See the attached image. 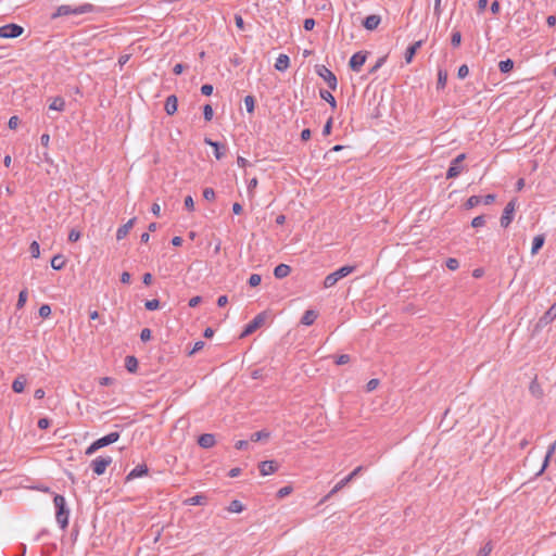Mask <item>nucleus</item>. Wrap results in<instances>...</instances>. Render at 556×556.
Returning a JSON list of instances; mask_svg holds the SVG:
<instances>
[{"instance_id": "nucleus-57", "label": "nucleus", "mask_w": 556, "mask_h": 556, "mask_svg": "<svg viewBox=\"0 0 556 556\" xmlns=\"http://www.w3.org/2000/svg\"><path fill=\"white\" fill-rule=\"evenodd\" d=\"M315 24L314 18H306L304 20L303 27L305 30H312L315 27Z\"/></svg>"}, {"instance_id": "nucleus-6", "label": "nucleus", "mask_w": 556, "mask_h": 556, "mask_svg": "<svg viewBox=\"0 0 556 556\" xmlns=\"http://www.w3.org/2000/svg\"><path fill=\"white\" fill-rule=\"evenodd\" d=\"M465 157L466 155L462 153L451 161L450 167L446 173V178H455L463 172V162Z\"/></svg>"}, {"instance_id": "nucleus-8", "label": "nucleus", "mask_w": 556, "mask_h": 556, "mask_svg": "<svg viewBox=\"0 0 556 556\" xmlns=\"http://www.w3.org/2000/svg\"><path fill=\"white\" fill-rule=\"evenodd\" d=\"M265 321V314L261 313L256 315L244 328L242 332V337L249 336L253 333L257 328H260Z\"/></svg>"}, {"instance_id": "nucleus-56", "label": "nucleus", "mask_w": 556, "mask_h": 556, "mask_svg": "<svg viewBox=\"0 0 556 556\" xmlns=\"http://www.w3.org/2000/svg\"><path fill=\"white\" fill-rule=\"evenodd\" d=\"M292 492V488L291 486H283L281 488L278 492H277V496L282 498L287 495H289L290 493Z\"/></svg>"}, {"instance_id": "nucleus-62", "label": "nucleus", "mask_w": 556, "mask_h": 556, "mask_svg": "<svg viewBox=\"0 0 556 556\" xmlns=\"http://www.w3.org/2000/svg\"><path fill=\"white\" fill-rule=\"evenodd\" d=\"M201 301H202V298H201V296H199V295H197V296H193V298H191V299L189 300L188 305H189L190 307H195V306H198V305L201 303Z\"/></svg>"}, {"instance_id": "nucleus-25", "label": "nucleus", "mask_w": 556, "mask_h": 556, "mask_svg": "<svg viewBox=\"0 0 556 556\" xmlns=\"http://www.w3.org/2000/svg\"><path fill=\"white\" fill-rule=\"evenodd\" d=\"M204 143L207 144V146H211L214 150V155L217 160H220L224 155V153L220 151V149L223 148L218 142L216 141H213L212 139L210 138H205L204 139Z\"/></svg>"}, {"instance_id": "nucleus-34", "label": "nucleus", "mask_w": 556, "mask_h": 556, "mask_svg": "<svg viewBox=\"0 0 556 556\" xmlns=\"http://www.w3.org/2000/svg\"><path fill=\"white\" fill-rule=\"evenodd\" d=\"M243 509H244L243 504L238 500L231 501V503L228 506V510L230 513L239 514V513L243 511Z\"/></svg>"}, {"instance_id": "nucleus-48", "label": "nucleus", "mask_w": 556, "mask_h": 556, "mask_svg": "<svg viewBox=\"0 0 556 556\" xmlns=\"http://www.w3.org/2000/svg\"><path fill=\"white\" fill-rule=\"evenodd\" d=\"M469 74V68L466 64H463L462 66H459L458 68V72H457V77L459 79H464L468 76Z\"/></svg>"}, {"instance_id": "nucleus-5", "label": "nucleus", "mask_w": 556, "mask_h": 556, "mask_svg": "<svg viewBox=\"0 0 556 556\" xmlns=\"http://www.w3.org/2000/svg\"><path fill=\"white\" fill-rule=\"evenodd\" d=\"M316 72L325 80V83L328 85V87L331 90L337 89V86H338L337 77L329 68H327L325 65H320V66H317Z\"/></svg>"}, {"instance_id": "nucleus-15", "label": "nucleus", "mask_w": 556, "mask_h": 556, "mask_svg": "<svg viewBox=\"0 0 556 556\" xmlns=\"http://www.w3.org/2000/svg\"><path fill=\"white\" fill-rule=\"evenodd\" d=\"M135 223H136V217H132L126 224L121 226L117 229V231H116V239L118 241L123 240L128 235V232L131 230V228L134 227Z\"/></svg>"}, {"instance_id": "nucleus-46", "label": "nucleus", "mask_w": 556, "mask_h": 556, "mask_svg": "<svg viewBox=\"0 0 556 556\" xmlns=\"http://www.w3.org/2000/svg\"><path fill=\"white\" fill-rule=\"evenodd\" d=\"M216 194L213 188H205L203 190V198L207 201H213Z\"/></svg>"}, {"instance_id": "nucleus-40", "label": "nucleus", "mask_w": 556, "mask_h": 556, "mask_svg": "<svg viewBox=\"0 0 556 556\" xmlns=\"http://www.w3.org/2000/svg\"><path fill=\"white\" fill-rule=\"evenodd\" d=\"M144 307L148 309V311H155L160 307V301L156 300V299H153V300H148L146 301L144 303Z\"/></svg>"}, {"instance_id": "nucleus-63", "label": "nucleus", "mask_w": 556, "mask_h": 556, "mask_svg": "<svg viewBox=\"0 0 556 556\" xmlns=\"http://www.w3.org/2000/svg\"><path fill=\"white\" fill-rule=\"evenodd\" d=\"M98 450H99V448H98V446H97L96 442H92V443L87 447V450H86L85 454H86V455H88V456H90V455L94 454Z\"/></svg>"}, {"instance_id": "nucleus-61", "label": "nucleus", "mask_w": 556, "mask_h": 556, "mask_svg": "<svg viewBox=\"0 0 556 556\" xmlns=\"http://www.w3.org/2000/svg\"><path fill=\"white\" fill-rule=\"evenodd\" d=\"M249 446V441L247 440H239L236 442L235 447L237 450H245Z\"/></svg>"}, {"instance_id": "nucleus-55", "label": "nucleus", "mask_w": 556, "mask_h": 556, "mask_svg": "<svg viewBox=\"0 0 556 556\" xmlns=\"http://www.w3.org/2000/svg\"><path fill=\"white\" fill-rule=\"evenodd\" d=\"M151 330L149 328H144L141 330V333H140V339L141 341L146 342V341H149L151 339Z\"/></svg>"}, {"instance_id": "nucleus-53", "label": "nucleus", "mask_w": 556, "mask_h": 556, "mask_svg": "<svg viewBox=\"0 0 556 556\" xmlns=\"http://www.w3.org/2000/svg\"><path fill=\"white\" fill-rule=\"evenodd\" d=\"M80 239V232L78 230L72 229L68 233V240L71 242H76Z\"/></svg>"}, {"instance_id": "nucleus-28", "label": "nucleus", "mask_w": 556, "mask_h": 556, "mask_svg": "<svg viewBox=\"0 0 556 556\" xmlns=\"http://www.w3.org/2000/svg\"><path fill=\"white\" fill-rule=\"evenodd\" d=\"M545 238L543 235H538L533 238L531 253L536 254L539 250L543 247Z\"/></svg>"}, {"instance_id": "nucleus-31", "label": "nucleus", "mask_w": 556, "mask_h": 556, "mask_svg": "<svg viewBox=\"0 0 556 556\" xmlns=\"http://www.w3.org/2000/svg\"><path fill=\"white\" fill-rule=\"evenodd\" d=\"M514 68V61L510 59L502 60L498 63V70L501 73H508Z\"/></svg>"}, {"instance_id": "nucleus-9", "label": "nucleus", "mask_w": 556, "mask_h": 556, "mask_svg": "<svg viewBox=\"0 0 556 556\" xmlns=\"http://www.w3.org/2000/svg\"><path fill=\"white\" fill-rule=\"evenodd\" d=\"M515 206H516L515 201H510L506 204L503 215L501 217V226L502 227L506 228L511 223L514 213H515Z\"/></svg>"}, {"instance_id": "nucleus-30", "label": "nucleus", "mask_w": 556, "mask_h": 556, "mask_svg": "<svg viewBox=\"0 0 556 556\" xmlns=\"http://www.w3.org/2000/svg\"><path fill=\"white\" fill-rule=\"evenodd\" d=\"M65 266V260L61 254H56L51 258V267L55 270H61Z\"/></svg>"}, {"instance_id": "nucleus-14", "label": "nucleus", "mask_w": 556, "mask_h": 556, "mask_svg": "<svg viewBox=\"0 0 556 556\" xmlns=\"http://www.w3.org/2000/svg\"><path fill=\"white\" fill-rule=\"evenodd\" d=\"M215 443H216L215 435L212 433L201 434L198 439V444L202 448H211L215 445Z\"/></svg>"}, {"instance_id": "nucleus-41", "label": "nucleus", "mask_w": 556, "mask_h": 556, "mask_svg": "<svg viewBox=\"0 0 556 556\" xmlns=\"http://www.w3.org/2000/svg\"><path fill=\"white\" fill-rule=\"evenodd\" d=\"M27 295H28V293L26 290H22L20 292L17 303H16L17 308H22L25 305V303L27 301Z\"/></svg>"}, {"instance_id": "nucleus-39", "label": "nucleus", "mask_w": 556, "mask_h": 556, "mask_svg": "<svg viewBox=\"0 0 556 556\" xmlns=\"http://www.w3.org/2000/svg\"><path fill=\"white\" fill-rule=\"evenodd\" d=\"M29 252L34 258H38L40 256V247L37 241H33L29 245Z\"/></svg>"}, {"instance_id": "nucleus-2", "label": "nucleus", "mask_w": 556, "mask_h": 556, "mask_svg": "<svg viewBox=\"0 0 556 556\" xmlns=\"http://www.w3.org/2000/svg\"><path fill=\"white\" fill-rule=\"evenodd\" d=\"M93 5L90 3H84L77 7H72L67 4L60 5L56 11L52 14V18H56L60 16H67V15H80L90 13L93 11Z\"/></svg>"}, {"instance_id": "nucleus-32", "label": "nucleus", "mask_w": 556, "mask_h": 556, "mask_svg": "<svg viewBox=\"0 0 556 556\" xmlns=\"http://www.w3.org/2000/svg\"><path fill=\"white\" fill-rule=\"evenodd\" d=\"M447 83V72L445 70H439L438 72V89L445 88Z\"/></svg>"}, {"instance_id": "nucleus-13", "label": "nucleus", "mask_w": 556, "mask_h": 556, "mask_svg": "<svg viewBox=\"0 0 556 556\" xmlns=\"http://www.w3.org/2000/svg\"><path fill=\"white\" fill-rule=\"evenodd\" d=\"M262 476H268L278 470V465L274 460H264L258 465Z\"/></svg>"}, {"instance_id": "nucleus-35", "label": "nucleus", "mask_w": 556, "mask_h": 556, "mask_svg": "<svg viewBox=\"0 0 556 556\" xmlns=\"http://www.w3.org/2000/svg\"><path fill=\"white\" fill-rule=\"evenodd\" d=\"M206 497L201 494H197L190 498H188L187 503L189 505H203L205 504Z\"/></svg>"}, {"instance_id": "nucleus-36", "label": "nucleus", "mask_w": 556, "mask_h": 556, "mask_svg": "<svg viewBox=\"0 0 556 556\" xmlns=\"http://www.w3.org/2000/svg\"><path fill=\"white\" fill-rule=\"evenodd\" d=\"M481 202H482V197H480V195H471L467 200L465 205H466L467 208H472V207L479 205Z\"/></svg>"}, {"instance_id": "nucleus-42", "label": "nucleus", "mask_w": 556, "mask_h": 556, "mask_svg": "<svg viewBox=\"0 0 556 556\" xmlns=\"http://www.w3.org/2000/svg\"><path fill=\"white\" fill-rule=\"evenodd\" d=\"M262 281V277L258 274H252L248 280L251 287H257Z\"/></svg>"}, {"instance_id": "nucleus-43", "label": "nucleus", "mask_w": 556, "mask_h": 556, "mask_svg": "<svg viewBox=\"0 0 556 556\" xmlns=\"http://www.w3.org/2000/svg\"><path fill=\"white\" fill-rule=\"evenodd\" d=\"M203 116L206 122L212 121L213 118V109L210 104H205L203 108Z\"/></svg>"}, {"instance_id": "nucleus-24", "label": "nucleus", "mask_w": 556, "mask_h": 556, "mask_svg": "<svg viewBox=\"0 0 556 556\" xmlns=\"http://www.w3.org/2000/svg\"><path fill=\"white\" fill-rule=\"evenodd\" d=\"M49 109L62 112L65 109V100L62 97H55L49 104Z\"/></svg>"}, {"instance_id": "nucleus-29", "label": "nucleus", "mask_w": 556, "mask_h": 556, "mask_svg": "<svg viewBox=\"0 0 556 556\" xmlns=\"http://www.w3.org/2000/svg\"><path fill=\"white\" fill-rule=\"evenodd\" d=\"M25 384H26V379L24 376H20L17 377L13 383H12V389L14 392L16 393H22L25 389Z\"/></svg>"}, {"instance_id": "nucleus-60", "label": "nucleus", "mask_w": 556, "mask_h": 556, "mask_svg": "<svg viewBox=\"0 0 556 556\" xmlns=\"http://www.w3.org/2000/svg\"><path fill=\"white\" fill-rule=\"evenodd\" d=\"M201 92H202V94H204V96H211V94L213 93V86H212V85H208V84L203 85V86L201 87Z\"/></svg>"}, {"instance_id": "nucleus-18", "label": "nucleus", "mask_w": 556, "mask_h": 556, "mask_svg": "<svg viewBox=\"0 0 556 556\" xmlns=\"http://www.w3.org/2000/svg\"><path fill=\"white\" fill-rule=\"evenodd\" d=\"M381 22V17L376 14L368 15L364 22L363 25L367 30H374L376 29Z\"/></svg>"}, {"instance_id": "nucleus-64", "label": "nucleus", "mask_w": 556, "mask_h": 556, "mask_svg": "<svg viewBox=\"0 0 556 556\" xmlns=\"http://www.w3.org/2000/svg\"><path fill=\"white\" fill-rule=\"evenodd\" d=\"M49 426H50V419H48V418H40L38 420V428L47 429Z\"/></svg>"}, {"instance_id": "nucleus-51", "label": "nucleus", "mask_w": 556, "mask_h": 556, "mask_svg": "<svg viewBox=\"0 0 556 556\" xmlns=\"http://www.w3.org/2000/svg\"><path fill=\"white\" fill-rule=\"evenodd\" d=\"M185 207L189 211H193L194 210V201H193V198L191 195H187L185 198Z\"/></svg>"}, {"instance_id": "nucleus-27", "label": "nucleus", "mask_w": 556, "mask_h": 556, "mask_svg": "<svg viewBox=\"0 0 556 556\" xmlns=\"http://www.w3.org/2000/svg\"><path fill=\"white\" fill-rule=\"evenodd\" d=\"M319 96H320V98L323 100L328 102L332 109L337 108V101H336L334 97L331 94L330 91L325 90V89H320L319 90Z\"/></svg>"}, {"instance_id": "nucleus-16", "label": "nucleus", "mask_w": 556, "mask_h": 556, "mask_svg": "<svg viewBox=\"0 0 556 556\" xmlns=\"http://www.w3.org/2000/svg\"><path fill=\"white\" fill-rule=\"evenodd\" d=\"M177 106H178V99L175 94H170L166 98V101H165V112L168 114V115H174L176 112H177Z\"/></svg>"}, {"instance_id": "nucleus-20", "label": "nucleus", "mask_w": 556, "mask_h": 556, "mask_svg": "<svg viewBox=\"0 0 556 556\" xmlns=\"http://www.w3.org/2000/svg\"><path fill=\"white\" fill-rule=\"evenodd\" d=\"M290 273H291V267L287 264H279L274 269V276L277 279L286 278L287 276H289Z\"/></svg>"}, {"instance_id": "nucleus-1", "label": "nucleus", "mask_w": 556, "mask_h": 556, "mask_svg": "<svg viewBox=\"0 0 556 556\" xmlns=\"http://www.w3.org/2000/svg\"><path fill=\"white\" fill-rule=\"evenodd\" d=\"M53 504L55 506V520L61 527V529H65L68 526V516L70 510L66 507V500L63 495L56 494L53 498Z\"/></svg>"}, {"instance_id": "nucleus-7", "label": "nucleus", "mask_w": 556, "mask_h": 556, "mask_svg": "<svg viewBox=\"0 0 556 556\" xmlns=\"http://www.w3.org/2000/svg\"><path fill=\"white\" fill-rule=\"evenodd\" d=\"M24 31V28L17 24H7L0 27L1 38H17Z\"/></svg>"}, {"instance_id": "nucleus-21", "label": "nucleus", "mask_w": 556, "mask_h": 556, "mask_svg": "<svg viewBox=\"0 0 556 556\" xmlns=\"http://www.w3.org/2000/svg\"><path fill=\"white\" fill-rule=\"evenodd\" d=\"M317 317H318V314L316 311L307 309V311H305V313L303 314V316L301 318V324H303L305 326H311L312 324L315 323Z\"/></svg>"}, {"instance_id": "nucleus-50", "label": "nucleus", "mask_w": 556, "mask_h": 556, "mask_svg": "<svg viewBox=\"0 0 556 556\" xmlns=\"http://www.w3.org/2000/svg\"><path fill=\"white\" fill-rule=\"evenodd\" d=\"M20 125V118L18 116L14 115V116H11L10 119H9V123H8V126L10 129H16Z\"/></svg>"}, {"instance_id": "nucleus-49", "label": "nucleus", "mask_w": 556, "mask_h": 556, "mask_svg": "<svg viewBox=\"0 0 556 556\" xmlns=\"http://www.w3.org/2000/svg\"><path fill=\"white\" fill-rule=\"evenodd\" d=\"M484 224H485V219H484V216H482V215L477 216L471 220V226L475 228L482 227V226H484Z\"/></svg>"}, {"instance_id": "nucleus-45", "label": "nucleus", "mask_w": 556, "mask_h": 556, "mask_svg": "<svg viewBox=\"0 0 556 556\" xmlns=\"http://www.w3.org/2000/svg\"><path fill=\"white\" fill-rule=\"evenodd\" d=\"M446 267L450 269V270H456L458 267H459V262L458 260L454 258V257H450L446 260Z\"/></svg>"}, {"instance_id": "nucleus-38", "label": "nucleus", "mask_w": 556, "mask_h": 556, "mask_svg": "<svg viewBox=\"0 0 556 556\" xmlns=\"http://www.w3.org/2000/svg\"><path fill=\"white\" fill-rule=\"evenodd\" d=\"M493 549V545L491 542H486L478 552L477 556H490Z\"/></svg>"}, {"instance_id": "nucleus-17", "label": "nucleus", "mask_w": 556, "mask_h": 556, "mask_svg": "<svg viewBox=\"0 0 556 556\" xmlns=\"http://www.w3.org/2000/svg\"><path fill=\"white\" fill-rule=\"evenodd\" d=\"M148 473V467L144 464L137 465L126 477L127 481L140 478Z\"/></svg>"}, {"instance_id": "nucleus-4", "label": "nucleus", "mask_w": 556, "mask_h": 556, "mask_svg": "<svg viewBox=\"0 0 556 556\" xmlns=\"http://www.w3.org/2000/svg\"><path fill=\"white\" fill-rule=\"evenodd\" d=\"M111 456H99L91 460L90 467L97 476H101L105 472L106 468L112 464Z\"/></svg>"}, {"instance_id": "nucleus-33", "label": "nucleus", "mask_w": 556, "mask_h": 556, "mask_svg": "<svg viewBox=\"0 0 556 556\" xmlns=\"http://www.w3.org/2000/svg\"><path fill=\"white\" fill-rule=\"evenodd\" d=\"M270 433L267 430H261L251 434L250 440L252 442H258L264 439H268Z\"/></svg>"}, {"instance_id": "nucleus-58", "label": "nucleus", "mask_w": 556, "mask_h": 556, "mask_svg": "<svg viewBox=\"0 0 556 556\" xmlns=\"http://www.w3.org/2000/svg\"><path fill=\"white\" fill-rule=\"evenodd\" d=\"M378 386H379L378 379H370L367 382L366 389H367V391H374Z\"/></svg>"}, {"instance_id": "nucleus-26", "label": "nucleus", "mask_w": 556, "mask_h": 556, "mask_svg": "<svg viewBox=\"0 0 556 556\" xmlns=\"http://www.w3.org/2000/svg\"><path fill=\"white\" fill-rule=\"evenodd\" d=\"M125 367L129 372H136L138 369V359L132 355L126 356Z\"/></svg>"}, {"instance_id": "nucleus-12", "label": "nucleus", "mask_w": 556, "mask_h": 556, "mask_svg": "<svg viewBox=\"0 0 556 556\" xmlns=\"http://www.w3.org/2000/svg\"><path fill=\"white\" fill-rule=\"evenodd\" d=\"M555 317H556V302L539 319L538 326L545 327L549 323H552L555 319Z\"/></svg>"}, {"instance_id": "nucleus-23", "label": "nucleus", "mask_w": 556, "mask_h": 556, "mask_svg": "<svg viewBox=\"0 0 556 556\" xmlns=\"http://www.w3.org/2000/svg\"><path fill=\"white\" fill-rule=\"evenodd\" d=\"M422 41H416L415 43L410 45L405 52V61L406 63H410L414 55L416 54L417 50L421 47Z\"/></svg>"}, {"instance_id": "nucleus-47", "label": "nucleus", "mask_w": 556, "mask_h": 556, "mask_svg": "<svg viewBox=\"0 0 556 556\" xmlns=\"http://www.w3.org/2000/svg\"><path fill=\"white\" fill-rule=\"evenodd\" d=\"M462 41V34L459 31H454L451 37V43L453 47H458Z\"/></svg>"}, {"instance_id": "nucleus-59", "label": "nucleus", "mask_w": 556, "mask_h": 556, "mask_svg": "<svg viewBox=\"0 0 556 556\" xmlns=\"http://www.w3.org/2000/svg\"><path fill=\"white\" fill-rule=\"evenodd\" d=\"M204 344L205 343L203 341H197L189 354L192 355V354L201 351L204 348Z\"/></svg>"}, {"instance_id": "nucleus-10", "label": "nucleus", "mask_w": 556, "mask_h": 556, "mask_svg": "<svg viewBox=\"0 0 556 556\" xmlns=\"http://www.w3.org/2000/svg\"><path fill=\"white\" fill-rule=\"evenodd\" d=\"M366 62V54L362 51L354 53L350 59V67L354 72H359L364 63Z\"/></svg>"}, {"instance_id": "nucleus-19", "label": "nucleus", "mask_w": 556, "mask_h": 556, "mask_svg": "<svg viewBox=\"0 0 556 556\" xmlns=\"http://www.w3.org/2000/svg\"><path fill=\"white\" fill-rule=\"evenodd\" d=\"M290 65V59L287 54H279L276 59L275 68L285 72Z\"/></svg>"}, {"instance_id": "nucleus-22", "label": "nucleus", "mask_w": 556, "mask_h": 556, "mask_svg": "<svg viewBox=\"0 0 556 556\" xmlns=\"http://www.w3.org/2000/svg\"><path fill=\"white\" fill-rule=\"evenodd\" d=\"M348 484V481L345 480V478H343L342 480H340L332 489L331 491L326 494L323 500L320 501V503H326L327 501H329L337 492H339L340 490H342L345 485Z\"/></svg>"}, {"instance_id": "nucleus-3", "label": "nucleus", "mask_w": 556, "mask_h": 556, "mask_svg": "<svg viewBox=\"0 0 556 556\" xmlns=\"http://www.w3.org/2000/svg\"><path fill=\"white\" fill-rule=\"evenodd\" d=\"M355 270V266H342L336 271L327 275L324 279V287L326 289L332 288L339 280L349 276Z\"/></svg>"}, {"instance_id": "nucleus-52", "label": "nucleus", "mask_w": 556, "mask_h": 556, "mask_svg": "<svg viewBox=\"0 0 556 556\" xmlns=\"http://www.w3.org/2000/svg\"><path fill=\"white\" fill-rule=\"evenodd\" d=\"M349 362H350V356L348 354H341V355L337 356V358H336L337 365H344V364H348Z\"/></svg>"}, {"instance_id": "nucleus-11", "label": "nucleus", "mask_w": 556, "mask_h": 556, "mask_svg": "<svg viewBox=\"0 0 556 556\" xmlns=\"http://www.w3.org/2000/svg\"><path fill=\"white\" fill-rule=\"evenodd\" d=\"M119 439V432H110L109 434L96 440L98 448L105 447L110 444L115 443Z\"/></svg>"}, {"instance_id": "nucleus-54", "label": "nucleus", "mask_w": 556, "mask_h": 556, "mask_svg": "<svg viewBox=\"0 0 556 556\" xmlns=\"http://www.w3.org/2000/svg\"><path fill=\"white\" fill-rule=\"evenodd\" d=\"M331 128H332V117H330L326 124L324 125V128H323V135L324 136H328L330 135L331 132Z\"/></svg>"}, {"instance_id": "nucleus-44", "label": "nucleus", "mask_w": 556, "mask_h": 556, "mask_svg": "<svg viewBox=\"0 0 556 556\" xmlns=\"http://www.w3.org/2000/svg\"><path fill=\"white\" fill-rule=\"evenodd\" d=\"M51 315V307L48 304H43L39 307V316L47 318Z\"/></svg>"}, {"instance_id": "nucleus-37", "label": "nucleus", "mask_w": 556, "mask_h": 556, "mask_svg": "<svg viewBox=\"0 0 556 556\" xmlns=\"http://www.w3.org/2000/svg\"><path fill=\"white\" fill-rule=\"evenodd\" d=\"M244 105H245V109L249 113H253L254 112V108H255V99L253 96H247L244 98Z\"/></svg>"}]
</instances>
